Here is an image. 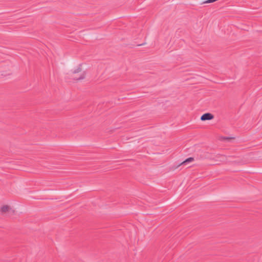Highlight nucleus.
<instances>
[{
	"label": "nucleus",
	"mask_w": 262,
	"mask_h": 262,
	"mask_svg": "<svg viewBox=\"0 0 262 262\" xmlns=\"http://www.w3.org/2000/svg\"><path fill=\"white\" fill-rule=\"evenodd\" d=\"M15 212V210L8 205H3L0 208V213L3 215H12L14 214Z\"/></svg>",
	"instance_id": "f257e3e1"
},
{
	"label": "nucleus",
	"mask_w": 262,
	"mask_h": 262,
	"mask_svg": "<svg viewBox=\"0 0 262 262\" xmlns=\"http://www.w3.org/2000/svg\"><path fill=\"white\" fill-rule=\"evenodd\" d=\"M228 158H230V157L218 154L215 156L214 157L212 158V160L216 162L217 164H220L221 163L227 162L228 161Z\"/></svg>",
	"instance_id": "f03ea898"
},
{
	"label": "nucleus",
	"mask_w": 262,
	"mask_h": 262,
	"mask_svg": "<svg viewBox=\"0 0 262 262\" xmlns=\"http://www.w3.org/2000/svg\"><path fill=\"white\" fill-rule=\"evenodd\" d=\"M214 116L209 113H207L204 114H203L201 117V120L202 121H206V120H210L212 119H213Z\"/></svg>",
	"instance_id": "7ed1b4c3"
},
{
	"label": "nucleus",
	"mask_w": 262,
	"mask_h": 262,
	"mask_svg": "<svg viewBox=\"0 0 262 262\" xmlns=\"http://www.w3.org/2000/svg\"><path fill=\"white\" fill-rule=\"evenodd\" d=\"M193 161H194V158H192V157L188 158L187 159H186L185 161L182 162L181 163H180L178 166H179L180 165H185L187 163L191 162H192Z\"/></svg>",
	"instance_id": "20e7f679"
},
{
	"label": "nucleus",
	"mask_w": 262,
	"mask_h": 262,
	"mask_svg": "<svg viewBox=\"0 0 262 262\" xmlns=\"http://www.w3.org/2000/svg\"><path fill=\"white\" fill-rule=\"evenodd\" d=\"M85 76V72H83L81 74V75L79 77H73V79L76 80H82V79H84Z\"/></svg>",
	"instance_id": "39448f33"
},
{
	"label": "nucleus",
	"mask_w": 262,
	"mask_h": 262,
	"mask_svg": "<svg viewBox=\"0 0 262 262\" xmlns=\"http://www.w3.org/2000/svg\"><path fill=\"white\" fill-rule=\"evenodd\" d=\"M81 71V68L80 67H78L76 70H75L73 72V74H75L78 73L79 72H80Z\"/></svg>",
	"instance_id": "423d86ee"
},
{
	"label": "nucleus",
	"mask_w": 262,
	"mask_h": 262,
	"mask_svg": "<svg viewBox=\"0 0 262 262\" xmlns=\"http://www.w3.org/2000/svg\"><path fill=\"white\" fill-rule=\"evenodd\" d=\"M224 139L225 140H230V139H234V137H224Z\"/></svg>",
	"instance_id": "0eeeda50"
}]
</instances>
